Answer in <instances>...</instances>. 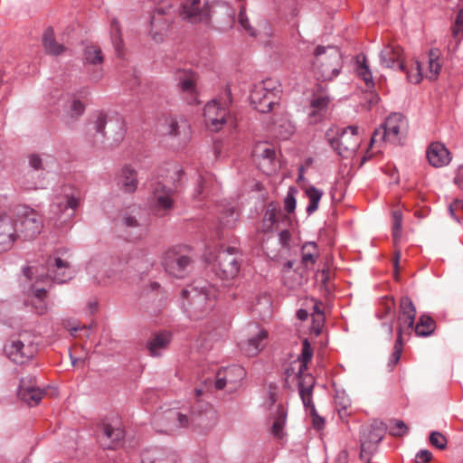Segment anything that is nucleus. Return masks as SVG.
Wrapping results in <instances>:
<instances>
[{"instance_id": "obj_14", "label": "nucleus", "mask_w": 463, "mask_h": 463, "mask_svg": "<svg viewBox=\"0 0 463 463\" xmlns=\"http://www.w3.org/2000/svg\"><path fill=\"white\" fill-rule=\"evenodd\" d=\"M106 128H108L109 133L115 132V141L118 142L123 139L125 134L123 121L108 118L106 115L100 114L98 116L94 126V144L104 143L107 136V132L105 131Z\"/></svg>"}, {"instance_id": "obj_11", "label": "nucleus", "mask_w": 463, "mask_h": 463, "mask_svg": "<svg viewBox=\"0 0 463 463\" xmlns=\"http://www.w3.org/2000/svg\"><path fill=\"white\" fill-rule=\"evenodd\" d=\"M152 210L156 215L163 217L167 215L175 206V190L162 182H156L152 188Z\"/></svg>"}, {"instance_id": "obj_15", "label": "nucleus", "mask_w": 463, "mask_h": 463, "mask_svg": "<svg viewBox=\"0 0 463 463\" xmlns=\"http://www.w3.org/2000/svg\"><path fill=\"white\" fill-rule=\"evenodd\" d=\"M98 439L104 449H115L119 447L125 437L124 430L118 424L101 421L99 425Z\"/></svg>"}, {"instance_id": "obj_43", "label": "nucleus", "mask_w": 463, "mask_h": 463, "mask_svg": "<svg viewBox=\"0 0 463 463\" xmlns=\"http://www.w3.org/2000/svg\"><path fill=\"white\" fill-rule=\"evenodd\" d=\"M402 214L401 211H393L392 212V238L394 244L401 239L402 235Z\"/></svg>"}, {"instance_id": "obj_62", "label": "nucleus", "mask_w": 463, "mask_h": 463, "mask_svg": "<svg viewBox=\"0 0 463 463\" xmlns=\"http://www.w3.org/2000/svg\"><path fill=\"white\" fill-rule=\"evenodd\" d=\"M111 28H112V34L116 41L121 42L120 38V29L118 23L116 19H113L111 21Z\"/></svg>"}, {"instance_id": "obj_48", "label": "nucleus", "mask_w": 463, "mask_h": 463, "mask_svg": "<svg viewBox=\"0 0 463 463\" xmlns=\"http://www.w3.org/2000/svg\"><path fill=\"white\" fill-rule=\"evenodd\" d=\"M296 193L297 192L294 188H289V190L287 194V196L285 197L284 209L288 213H293L296 209V204H297V201H296V197H295Z\"/></svg>"}, {"instance_id": "obj_6", "label": "nucleus", "mask_w": 463, "mask_h": 463, "mask_svg": "<svg viewBox=\"0 0 463 463\" xmlns=\"http://www.w3.org/2000/svg\"><path fill=\"white\" fill-rule=\"evenodd\" d=\"M278 82L267 79L254 85L250 91V100L253 108L260 113L271 111L278 105L280 89Z\"/></svg>"}, {"instance_id": "obj_3", "label": "nucleus", "mask_w": 463, "mask_h": 463, "mask_svg": "<svg viewBox=\"0 0 463 463\" xmlns=\"http://www.w3.org/2000/svg\"><path fill=\"white\" fill-rule=\"evenodd\" d=\"M81 202V194L79 189L71 185H63L53 197L50 205L52 218L65 223L71 220Z\"/></svg>"}, {"instance_id": "obj_26", "label": "nucleus", "mask_w": 463, "mask_h": 463, "mask_svg": "<svg viewBox=\"0 0 463 463\" xmlns=\"http://www.w3.org/2000/svg\"><path fill=\"white\" fill-rule=\"evenodd\" d=\"M170 340V334L165 331L154 333L146 342L149 354L154 357L160 356L161 351L166 349Z\"/></svg>"}, {"instance_id": "obj_5", "label": "nucleus", "mask_w": 463, "mask_h": 463, "mask_svg": "<svg viewBox=\"0 0 463 463\" xmlns=\"http://www.w3.org/2000/svg\"><path fill=\"white\" fill-rule=\"evenodd\" d=\"M326 139L341 156L348 157L354 153L361 143L358 127L349 126L345 129L331 128L326 132Z\"/></svg>"}, {"instance_id": "obj_4", "label": "nucleus", "mask_w": 463, "mask_h": 463, "mask_svg": "<svg viewBox=\"0 0 463 463\" xmlns=\"http://www.w3.org/2000/svg\"><path fill=\"white\" fill-rule=\"evenodd\" d=\"M407 131L408 121L405 117L400 113H392L379 128L374 130L371 146L378 142L403 145Z\"/></svg>"}, {"instance_id": "obj_21", "label": "nucleus", "mask_w": 463, "mask_h": 463, "mask_svg": "<svg viewBox=\"0 0 463 463\" xmlns=\"http://www.w3.org/2000/svg\"><path fill=\"white\" fill-rule=\"evenodd\" d=\"M17 238L13 219L6 213L0 214V253L10 250Z\"/></svg>"}, {"instance_id": "obj_55", "label": "nucleus", "mask_w": 463, "mask_h": 463, "mask_svg": "<svg viewBox=\"0 0 463 463\" xmlns=\"http://www.w3.org/2000/svg\"><path fill=\"white\" fill-rule=\"evenodd\" d=\"M214 386L218 390H222L224 387L228 386V383L226 381V377H225V374H224L222 369H220L216 373V379H215Z\"/></svg>"}, {"instance_id": "obj_23", "label": "nucleus", "mask_w": 463, "mask_h": 463, "mask_svg": "<svg viewBox=\"0 0 463 463\" xmlns=\"http://www.w3.org/2000/svg\"><path fill=\"white\" fill-rule=\"evenodd\" d=\"M426 155L430 165L436 168L443 167L451 161L450 152L440 142L430 144Z\"/></svg>"}, {"instance_id": "obj_28", "label": "nucleus", "mask_w": 463, "mask_h": 463, "mask_svg": "<svg viewBox=\"0 0 463 463\" xmlns=\"http://www.w3.org/2000/svg\"><path fill=\"white\" fill-rule=\"evenodd\" d=\"M298 391L301 397L302 402L307 409H310V412L315 408L312 401V391L314 386V378L310 374H306L302 378H298Z\"/></svg>"}, {"instance_id": "obj_39", "label": "nucleus", "mask_w": 463, "mask_h": 463, "mask_svg": "<svg viewBox=\"0 0 463 463\" xmlns=\"http://www.w3.org/2000/svg\"><path fill=\"white\" fill-rule=\"evenodd\" d=\"M329 103L330 98L328 96L323 94L314 95L310 102L312 111L309 113V116L315 117L317 115H321L327 109Z\"/></svg>"}, {"instance_id": "obj_24", "label": "nucleus", "mask_w": 463, "mask_h": 463, "mask_svg": "<svg viewBox=\"0 0 463 463\" xmlns=\"http://www.w3.org/2000/svg\"><path fill=\"white\" fill-rule=\"evenodd\" d=\"M254 156L259 159L260 168L270 175L276 171V153L274 148L265 144L258 145L254 150Z\"/></svg>"}, {"instance_id": "obj_59", "label": "nucleus", "mask_w": 463, "mask_h": 463, "mask_svg": "<svg viewBox=\"0 0 463 463\" xmlns=\"http://www.w3.org/2000/svg\"><path fill=\"white\" fill-rule=\"evenodd\" d=\"M310 413L312 416V421H313L314 428L317 430H321L325 424L324 419L317 414L316 409H313V411Z\"/></svg>"}, {"instance_id": "obj_63", "label": "nucleus", "mask_w": 463, "mask_h": 463, "mask_svg": "<svg viewBox=\"0 0 463 463\" xmlns=\"http://www.w3.org/2000/svg\"><path fill=\"white\" fill-rule=\"evenodd\" d=\"M165 14V11L164 8H156L154 12V14L151 17V25L155 26L156 23L159 21V17L164 15Z\"/></svg>"}, {"instance_id": "obj_44", "label": "nucleus", "mask_w": 463, "mask_h": 463, "mask_svg": "<svg viewBox=\"0 0 463 463\" xmlns=\"http://www.w3.org/2000/svg\"><path fill=\"white\" fill-rule=\"evenodd\" d=\"M363 59L364 61H365V57H364ZM357 73L361 77V79L365 82L368 89H371L374 86L372 72L369 67L365 64V62L360 63L358 65Z\"/></svg>"}, {"instance_id": "obj_2", "label": "nucleus", "mask_w": 463, "mask_h": 463, "mask_svg": "<svg viewBox=\"0 0 463 463\" xmlns=\"http://www.w3.org/2000/svg\"><path fill=\"white\" fill-rule=\"evenodd\" d=\"M314 55L313 70L317 80L330 81L339 75L343 60L338 48L317 46Z\"/></svg>"}, {"instance_id": "obj_54", "label": "nucleus", "mask_w": 463, "mask_h": 463, "mask_svg": "<svg viewBox=\"0 0 463 463\" xmlns=\"http://www.w3.org/2000/svg\"><path fill=\"white\" fill-rule=\"evenodd\" d=\"M85 107L79 99H73L71 105V117H80L83 114Z\"/></svg>"}, {"instance_id": "obj_53", "label": "nucleus", "mask_w": 463, "mask_h": 463, "mask_svg": "<svg viewBox=\"0 0 463 463\" xmlns=\"http://www.w3.org/2000/svg\"><path fill=\"white\" fill-rule=\"evenodd\" d=\"M239 23L251 36H256V31L250 25L249 19L244 10H241L239 14Z\"/></svg>"}, {"instance_id": "obj_50", "label": "nucleus", "mask_w": 463, "mask_h": 463, "mask_svg": "<svg viewBox=\"0 0 463 463\" xmlns=\"http://www.w3.org/2000/svg\"><path fill=\"white\" fill-rule=\"evenodd\" d=\"M238 219V214L233 209H228L225 217H222L221 223L225 227H232Z\"/></svg>"}, {"instance_id": "obj_45", "label": "nucleus", "mask_w": 463, "mask_h": 463, "mask_svg": "<svg viewBox=\"0 0 463 463\" xmlns=\"http://www.w3.org/2000/svg\"><path fill=\"white\" fill-rule=\"evenodd\" d=\"M165 123H166V133L169 135V136H172V137H179L180 134H181V131H180V128H186V124L184 123L182 126H180L177 122V120L174 118H169L165 120Z\"/></svg>"}, {"instance_id": "obj_18", "label": "nucleus", "mask_w": 463, "mask_h": 463, "mask_svg": "<svg viewBox=\"0 0 463 463\" xmlns=\"http://www.w3.org/2000/svg\"><path fill=\"white\" fill-rule=\"evenodd\" d=\"M183 15L192 24L208 23L210 10L201 0H186L183 5Z\"/></svg>"}, {"instance_id": "obj_20", "label": "nucleus", "mask_w": 463, "mask_h": 463, "mask_svg": "<svg viewBox=\"0 0 463 463\" xmlns=\"http://www.w3.org/2000/svg\"><path fill=\"white\" fill-rule=\"evenodd\" d=\"M203 115L213 131H219L230 118L225 108L221 107L215 100L206 104Z\"/></svg>"}, {"instance_id": "obj_64", "label": "nucleus", "mask_w": 463, "mask_h": 463, "mask_svg": "<svg viewBox=\"0 0 463 463\" xmlns=\"http://www.w3.org/2000/svg\"><path fill=\"white\" fill-rule=\"evenodd\" d=\"M317 277L320 279L323 285H326V283L330 279V272L328 269H323L318 274Z\"/></svg>"}, {"instance_id": "obj_33", "label": "nucleus", "mask_w": 463, "mask_h": 463, "mask_svg": "<svg viewBox=\"0 0 463 463\" xmlns=\"http://www.w3.org/2000/svg\"><path fill=\"white\" fill-rule=\"evenodd\" d=\"M166 420H168V425L166 427V431L172 432L180 428L188 427L190 422L193 420L176 411H170L166 416Z\"/></svg>"}, {"instance_id": "obj_25", "label": "nucleus", "mask_w": 463, "mask_h": 463, "mask_svg": "<svg viewBox=\"0 0 463 463\" xmlns=\"http://www.w3.org/2000/svg\"><path fill=\"white\" fill-rule=\"evenodd\" d=\"M137 184V174L129 166L123 167L117 176V184L125 193H133Z\"/></svg>"}, {"instance_id": "obj_49", "label": "nucleus", "mask_w": 463, "mask_h": 463, "mask_svg": "<svg viewBox=\"0 0 463 463\" xmlns=\"http://www.w3.org/2000/svg\"><path fill=\"white\" fill-rule=\"evenodd\" d=\"M121 222H122L123 226L127 229H139L140 228V224H139L137 217L132 214H129V213H125L122 216Z\"/></svg>"}, {"instance_id": "obj_36", "label": "nucleus", "mask_w": 463, "mask_h": 463, "mask_svg": "<svg viewBox=\"0 0 463 463\" xmlns=\"http://www.w3.org/2000/svg\"><path fill=\"white\" fill-rule=\"evenodd\" d=\"M440 50L438 48H432L429 52V73L427 77L430 80L437 79L439 74L441 64L439 62Z\"/></svg>"}, {"instance_id": "obj_52", "label": "nucleus", "mask_w": 463, "mask_h": 463, "mask_svg": "<svg viewBox=\"0 0 463 463\" xmlns=\"http://www.w3.org/2000/svg\"><path fill=\"white\" fill-rule=\"evenodd\" d=\"M463 210V201L455 199L449 206L450 215L458 222H460L459 216L457 213Z\"/></svg>"}, {"instance_id": "obj_42", "label": "nucleus", "mask_w": 463, "mask_h": 463, "mask_svg": "<svg viewBox=\"0 0 463 463\" xmlns=\"http://www.w3.org/2000/svg\"><path fill=\"white\" fill-rule=\"evenodd\" d=\"M389 433L394 437H402L408 433L409 428L401 420H392L388 425Z\"/></svg>"}, {"instance_id": "obj_34", "label": "nucleus", "mask_w": 463, "mask_h": 463, "mask_svg": "<svg viewBox=\"0 0 463 463\" xmlns=\"http://www.w3.org/2000/svg\"><path fill=\"white\" fill-rule=\"evenodd\" d=\"M436 328V322L428 315H421L415 325V333L419 336H429Z\"/></svg>"}, {"instance_id": "obj_9", "label": "nucleus", "mask_w": 463, "mask_h": 463, "mask_svg": "<svg viewBox=\"0 0 463 463\" xmlns=\"http://www.w3.org/2000/svg\"><path fill=\"white\" fill-rule=\"evenodd\" d=\"M5 352L11 361L23 364L30 361L37 352V347L27 335H19L5 345Z\"/></svg>"}, {"instance_id": "obj_61", "label": "nucleus", "mask_w": 463, "mask_h": 463, "mask_svg": "<svg viewBox=\"0 0 463 463\" xmlns=\"http://www.w3.org/2000/svg\"><path fill=\"white\" fill-rule=\"evenodd\" d=\"M279 241L282 246H288L291 239V234L288 230H282L279 234Z\"/></svg>"}, {"instance_id": "obj_56", "label": "nucleus", "mask_w": 463, "mask_h": 463, "mask_svg": "<svg viewBox=\"0 0 463 463\" xmlns=\"http://www.w3.org/2000/svg\"><path fill=\"white\" fill-rule=\"evenodd\" d=\"M382 304L384 311L381 315H378L380 319L385 318L392 312L394 307V300L392 298H385L383 300Z\"/></svg>"}, {"instance_id": "obj_10", "label": "nucleus", "mask_w": 463, "mask_h": 463, "mask_svg": "<svg viewBox=\"0 0 463 463\" xmlns=\"http://www.w3.org/2000/svg\"><path fill=\"white\" fill-rule=\"evenodd\" d=\"M241 268V257L237 248L227 247L221 250L217 255L214 272L222 279L235 278Z\"/></svg>"}, {"instance_id": "obj_19", "label": "nucleus", "mask_w": 463, "mask_h": 463, "mask_svg": "<svg viewBox=\"0 0 463 463\" xmlns=\"http://www.w3.org/2000/svg\"><path fill=\"white\" fill-rule=\"evenodd\" d=\"M44 394L45 392L35 385L34 377L23 378L21 380L18 390V396L29 406L37 405Z\"/></svg>"}, {"instance_id": "obj_22", "label": "nucleus", "mask_w": 463, "mask_h": 463, "mask_svg": "<svg viewBox=\"0 0 463 463\" xmlns=\"http://www.w3.org/2000/svg\"><path fill=\"white\" fill-rule=\"evenodd\" d=\"M409 321L410 320H409L408 317H399V327H398V332H397L398 335L395 340L392 354L391 355V358H390V361L388 364V366L390 367V369H392L401 359V355H402V348H403L402 335L404 334L410 335L411 332L412 331V329L413 328L415 329L414 322L410 324Z\"/></svg>"}, {"instance_id": "obj_16", "label": "nucleus", "mask_w": 463, "mask_h": 463, "mask_svg": "<svg viewBox=\"0 0 463 463\" xmlns=\"http://www.w3.org/2000/svg\"><path fill=\"white\" fill-rule=\"evenodd\" d=\"M383 438V430L377 426H368L362 430L360 441L362 459L369 461L370 456L376 450V446Z\"/></svg>"}, {"instance_id": "obj_17", "label": "nucleus", "mask_w": 463, "mask_h": 463, "mask_svg": "<svg viewBox=\"0 0 463 463\" xmlns=\"http://www.w3.org/2000/svg\"><path fill=\"white\" fill-rule=\"evenodd\" d=\"M46 275L54 282L65 283L74 276L70 263L60 257H50L46 261Z\"/></svg>"}, {"instance_id": "obj_37", "label": "nucleus", "mask_w": 463, "mask_h": 463, "mask_svg": "<svg viewBox=\"0 0 463 463\" xmlns=\"http://www.w3.org/2000/svg\"><path fill=\"white\" fill-rule=\"evenodd\" d=\"M287 420V411L282 406L278 407L274 421L271 427V433L274 437L281 439L283 437V429Z\"/></svg>"}, {"instance_id": "obj_7", "label": "nucleus", "mask_w": 463, "mask_h": 463, "mask_svg": "<svg viewBox=\"0 0 463 463\" xmlns=\"http://www.w3.org/2000/svg\"><path fill=\"white\" fill-rule=\"evenodd\" d=\"M380 63L384 68L398 69L407 74L408 80L418 84L422 80L421 66L416 61V72L411 73L407 71L404 64L403 50L394 43H388L383 46L379 53Z\"/></svg>"}, {"instance_id": "obj_40", "label": "nucleus", "mask_w": 463, "mask_h": 463, "mask_svg": "<svg viewBox=\"0 0 463 463\" xmlns=\"http://www.w3.org/2000/svg\"><path fill=\"white\" fill-rule=\"evenodd\" d=\"M83 61L85 64H100L103 61L100 48L95 45L86 46L83 52Z\"/></svg>"}, {"instance_id": "obj_29", "label": "nucleus", "mask_w": 463, "mask_h": 463, "mask_svg": "<svg viewBox=\"0 0 463 463\" xmlns=\"http://www.w3.org/2000/svg\"><path fill=\"white\" fill-rule=\"evenodd\" d=\"M463 30V9H459L456 21L451 26V37L448 42V52L453 53L458 51L461 42V32Z\"/></svg>"}, {"instance_id": "obj_31", "label": "nucleus", "mask_w": 463, "mask_h": 463, "mask_svg": "<svg viewBox=\"0 0 463 463\" xmlns=\"http://www.w3.org/2000/svg\"><path fill=\"white\" fill-rule=\"evenodd\" d=\"M43 44L45 51L51 55H60L65 51V47L55 41L54 32L51 27L44 31Z\"/></svg>"}, {"instance_id": "obj_46", "label": "nucleus", "mask_w": 463, "mask_h": 463, "mask_svg": "<svg viewBox=\"0 0 463 463\" xmlns=\"http://www.w3.org/2000/svg\"><path fill=\"white\" fill-rule=\"evenodd\" d=\"M281 215L280 209H277L276 205L269 203L265 213V222H269L270 225L275 224L279 221Z\"/></svg>"}, {"instance_id": "obj_41", "label": "nucleus", "mask_w": 463, "mask_h": 463, "mask_svg": "<svg viewBox=\"0 0 463 463\" xmlns=\"http://www.w3.org/2000/svg\"><path fill=\"white\" fill-rule=\"evenodd\" d=\"M400 307H401V317H409V322L411 324L415 321V316H416V309L411 299V298L404 296L401 298L400 301Z\"/></svg>"}, {"instance_id": "obj_13", "label": "nucleus", "mask_w": 463, "mask_h": 463, "mask_svg": "<svg viewBox=\"0 0 463 463\" xmlns=\"http://www.w3.org/2000/svg\"><path fill=\"white\" fill-rule=\"evenodd\" d=\"M163 266L170 276L181 279L190 271L192 260L187 255L169 250L164 255Z\"/></svg>"}, {"instance_id": "obj_51", "label": "nucleus", "mask_w": 463, "mask_h": 463, "mask_svg": "<svg viewBox=\"0 0 463 463\" xmlns=\"http://www.w3.org/2000/svg\"><path fill=\"white\" fill-rule=\"evenodd\" d=\"M28 164L29 166L35 171L43 170L44 168L43 159L37 154L28 155Z\"/></svg>"}, {"instance_id": "obj_47", "label": "nucleus", "mask_w": 463, "mask_h": 463, "mask_svg": "<svg viewBox=\"0 0 463 463\" xmlns=\"http://www.w3.org/2000/svg\"><path fill=\"white\" fill-rule=\"evenodd\" d=\"M429 440L432 446L439 449H444L446 448L447 439L442 433L439 431H432L430 434Z\"/></svg>"}, {"instance_id": "obj_58", "label": "nucleus", "mask_w": 463, "mask_h": 463, "mask_svg": "<svg viewBox=\"0 0 463 463\" xmlns=\"http://www.w3.org/2000/svg\"><path fill=\"white\" fill-rule=\"evenodd\" d=\"M432 458V454L430 451L427 449L420 450L416 455V462L417 463H428L430 461Z\"/></svg>"}, {"instance_id": "obj_30", "label": "nucleus", "mask_w": 463, "mask_h": 463, "mask_svg": "<svg viewBox=\"0 0 463 463\" xmlns=\"http://www.w3.org/2000/svg\"><path fill=\"white\" fill-rule=\"evenodd\" d=\"M319 253L316 242H306L301 248V262L307 269H312L318 259Z\"/></svg>"}, {"instance_id": "obj_27", "label": "nucleus", "mask_w": 463, "mask_h": 463, "mask_svg": "<svg viewBox=\"0 0 463 463\" xmlns=\"http://www.w3.org/2000/svg\"><path fill=\"white\" fill-rule=\"evenodd\" d=\"M267 336L268 333L265 330H260L257 335L241 344V351L247 356H256L266 345Z\"/></svg>"}, {"instance_id": "obj_1", "label": "nucleus", "mask_w": 463, "mask_h": 463, "mask_svg": "<svg viewBox=\"0 0 463 463\" xmlns=\"http://www.w3.org/2000/svg\"><path fill=\"white\" fill-rule=\"evenodd\" d=\"M214 289L212 286L191 285L183 289L182 296L186 300L183 304L185 312L192 319L203 317L214 305Z\"/></svg>"}, {"instance_id": "obj_8", "label": "nucleus", "mask_w": 463, "mask_h": 463, "mask_svg": "<svg viewBox=\"0 0 463 463\" xmlns=\"http://www.w3.org/2000/svg\"><path fill=\"white\" fill-rule=\"evenodd\" d=\"M14 224L18 238L23 237L24 240H32L41 233L43 227V219L34 209L23 206L16 213Z\"/></svg>"}, {"instance_id": "obj_35", "label": "nucleus", "mask_w": 463, "mask_h": 463, "mask_svg": "<svg viewBox=\"0 0 463 463\" xmlns=\"http://www.w3.org/2000/svg\"><path fill=\"white\" fill-rule=\"evenodd\" d=\"M313 356V348L311 347L310 343L307 339H304L302 342V352L301 356L299 358V367L297 372L296 377L302 378L306 374H304L305 371L307 370V364L310 362Z\"/></svg>"}, {"instance_id": "obj_12", "label": "nucleus", "mask_w": 463, "mask_h": 463, "mask_svg": "<svg viewBox=\"0 0 463 463\" xmlns=\"http://www.w3.org/2000/svg\"><path fill=\"white\" fill-rule=\"evenodd\" d=\"M175 87L190 104L197 102L198 75L189 69H179L174 74Z\"/></svg>"}, {"instance_id": "obj_60", "label": "nucleus", "mask_w": 463, "mask_h": 463, "mask_svg": "<svg viewBox=\"0 0 463 463\" xmlns=\"http://www.w3.org/2000/svg\"><path fill=\"white\" fill-rule=\"evenodd\" d=\"M365 99L368 103V109H371L373 106L377 104L380 99L378 94L372 92V91H370L366 94Z\"/></svg>"}, {"instance_id": "obj_32", "label": "nucleus", "mask_w": 463, "mask_h": 463, "mask_svg": "<svg viewBox=\"0 0 463 463\" xmlns=\"http://www.w3.org/2000/svg\"><path fill=\"white\" fill-rule=\"evenodd\" d=\"M230 390L237 388L241 381L245 377L246 372L240 365H232L222 369Z\"/></svg>"}, {"instance_id": "obj_57", "label": "nucleus", "mask_w": 463, "mask_h": 463, "mask_svg": "<svg viewBox=\"0 0 463 463\" xmlns=\"http://www.w3.org/2000/svg\"><path fill=\"white\" fill-rule=\"evenodd\" d=\"M325 317L324 316H318V317H313V322H312V331L318 335L321 331L324 325Z\"/></svg>"}, {"instance_id": "obj_38", "label": "nucleus", "mask_w": 463, "mask_h": 463, "mask_svg": "<svg viewBox=\"0 0 463 463\" xmlns=\"http://www.w3.org/2000/svg\"><path fill=\"white\" fill-rule=\"evenodd\" d=\"M305 193L309 199L307 213L310 215L317 210L319 202L323 196V192L313 185H309L306 187Z\"/></svg>"}]
</instances>
